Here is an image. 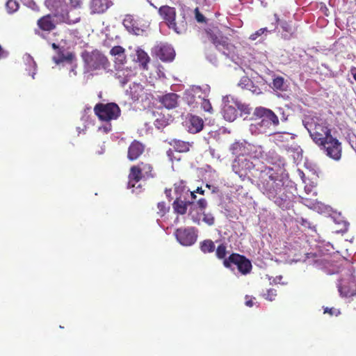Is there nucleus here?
Returning a JSON list of instances; mask_svg holds the SVG:
<instances>
[{
  "mask_svg": "<svg viewBox=\"0 0 356 356\" xmlns=\"http://www.w3.org/2000/svg\"><path fill=\"white\" fill-rule=\"evenodd\" d=\"M207 35L216 48L226 57H232L235 54V46L230 42L229 38L224 36L217 29H209L207 31Z\"/></svg>",
  "mask_w": 356,
  "mask_h": 356,
  "instance_id": "nucleus-4",
  "label": "nucleus"
},
{
  "mask_svg": "<svg viewBox=\"0 0 356 356\" xmlns=\"http://www.w3.org/2000/svg\"><path fill=\"white\" fill-rule=\"evenodd\" d=\"M56 17L57 13L45 15L38 19L37 26L41 31L50 33L56 28L57 22L54 20Z\"/></svg>",
  "mask_w": 356,
  "mask_h": 356,
  "instance_id": "nucleus-13",
  "label": "nucleus"
},
{
  "mask_svg": "<svg viewBox=\"0 0 356 356\" xmlns=\"http://www.w3.org/2000/svg\"><path fill=\"white\" fill-rule=\"evenodd\" d=\"M267 32L266 28H261L259 29L258 31H255L252 34L250 35V39L252 40H255L258 38V37L261 36L264 33Z\"/></svg>",
  "mask_w": 356,
  "mask_h": 356,
  "instance_id": "nucleus-42",
  "label": "nucleus"
},
{
  "mask_svg": "<svg viewBox=\"0 0 356 356\" xmlns=\"http://www.w3.org/2000/svg\"><path fill=\"white\" fill-rule=\"evenodd\" d=\"M157 208L159 211H157V214L160 217H163L165 214L168 211L169 207H167L166 203L165 202H160L157 204Z\"/></svg>",
  "mask_w": 356,
  "mask_h": 356,
  "instance_id": "nucleus-38",
  "label": "nucleus"
},
{
  "mask_svg": "<svg viewBox=\"0 0 356 356\" xmlns=\"http://www.w3.org/2000/svg\"><path fill=\"white\" fill-rule=\"evenodd\" d=\"M151 6H152L154 8H156V7L155 6H154L153 3H151Z\"/></svg>",
  "mask_w": 356,
  "mask_h": 356,
  "instance_id": "nucleus-60",
  "label": "nucleus"
},
{
  "mask_svg": "<svg viewBox=\"0 0 356 356\" xmlns=\"http://www.w3.org/2000/svg\"><path fill=\"white\" fill-rule=\"evenodd\" d=\"M169 144L174 147L175 151L185 153L190 150L193 143L178 139H172L169 142Z\"/></svg>",
  "mask_w": 356,
  "mask_h": 356,
  "instance_id": "nucleus-21",
  "label": "nucleus"
},
{
  "mask_svg": "<svg viewBox=\"0 0 356 356\" xmlns=\"http://www.w3.org/2000/svg\"><path fill=\"white\" fill-rule=\"evenodd\" d=\"M51 47L54 49H60L58 46L56 44V43H52L51 44Z\"/></svg>",
  "mask_w": 356,
  "mask_h": 356,
  "instance_id": "nucleus-55",
  "label": "nucleus"
},
{
  "mask_svg": "<svg viewBox=\"0 0 356 356\" xmlns=\"http://www.w3.org/2000/svg\"><path fill=\"white\" fill-rule=\"evenodd\" d=\"M203 221L208 225H213L214 224V217L210 213H203Z\"/></svg>",
  "mask_w": 356,
  "mask_h": 356,
  "instance_id": "nucleus-43",
  "label": "nucleus"
},
{
  "mask_svg": "<svg viewBox=\"0 0 356 356\" xmlns=\"http://www.w3.org/2000/svg\"><path fill=\"white\" fill-rule=\"evenodd\" d=\"M81 57L84 62L85 70L88 72L102 70H105L110 65V63L106 56L97 49L90 52L84 51Z\"/></svg>",
  "mask_w": 356,
  "mask_h": 356,
  "instance_id": "nucleus-3",
  "label": "nucleus"
},
{
  "mask_svg": "<svg viewBox=\"0 0 356 356\" xmlns=\"http://www.w3.org/2000/svg\"><path fill=\"white\" fill-rule=\"evenodd\" d=\"M6 8L8 13H13L16 12L19 8V4L16 0H8L6 3Z\"/></svg>",
  "mask_w": 356,
  "mask_h": 356,
  "instance_id": "nucleus-36",
  "label": "nucleus"
},
{
  "mask_svg": "<svg viewBox=\"0 0 356 356\" xmlns=\"http://www.w3.org/2000/svg\"><path fill=\"white\" fill-rule=\"evenodd\" d=\"M70 5L72 8H81L83 5V0H70Z\"/></svg>",
  "mask_w": 356,
  "mask_h": 356,
  "instance_id": "nucleus-44",
  "label": "nucleus"
},
{
  "mask_svg": "<svg viewBox=\"0 0 356 356\" xmlns=\"http://www.w3.org/2000/svg\"><path fill=\"white\" fill-rule=\"evenodd\" d=\"M58 54L59 55V59L56 60V63L64 61L71 63L75 58V55L72 52H67L66 54H65L63 51L59 49Z\"/></svg>",
  "mask_w": 356,
  "mask_h": 356,
  "instance_id": "nucleus-35",
  "label": "nucleus"
},
{
  "mask_svg": "<svg viewBox=\"0 0 356 356\" xmlns=\"http://www.w3.org/2000/svg\"><path fill=\"white\" fill-rule=\"evenodd\" d=\"M243 257V255L238 253H232L227 259L223 260V265L225 267L230 268L232 265L234 264L237 266V268H238Z\"/></svg>",
  "mask_w": 356,
  "mask_h": 356,
  "instance_id": "nucleus-25",
  "label": "nucleus"
},
{
  "mask_svg": "<svg viewBox=\"0 0 356 356\" xmlns=\"http://www.w3.org/2000/svg\"><path fill=\"white\" fill-rule=\"evenodd\" d=\"M94 113L99 120L110 122L117 120L121 115V110L115 103H98L94 107Z\"/></svg>",
  "mask_w": 356,
  "mask_h": 356,
  "instance_id": "nucleus-5",
  "label": "nucleus"
},
{
  "mask_svg": "<svg viewBox=\"0 0 356 356\" xmlns=\"http://www.w3.org/2000/svg\"><path fill=\"white\" fill-rule=\"evenodd\" d=\"M313 141L318 145L332 136L331 129L325 122L309 123L305 125Z\"/></svg>",
  "mask_w": 356,
  "mask_h": 356,
  "instance_id": "nucleus-6",
  "label": "nucleus"
},
{
  "mask_svg": "<svg viewBox=\"0 0 356 356\" xmlns=\"http://www.w3.org/2000/svg\"><path fill=\"white\" fill-rule=\"evenodd\" d=\"M128 179V186L129 188L135 187L136 184L140 180L145 179V177H143L140 168L138 165H133L130 168Z\"/></svg>",
  "mask_w": 356,
  "mask_h": 356,
  "instance_id": "nucleus-18",
  "label": "nucleus"
},
{
  "mask_svg": "<svg viewBox=\"0 0 356 356\" xmlns=\"http://www.w3.org/2000/svg\"><path fill=\"white\" fill-rule=\"evenodd\" d=\"M137 165L140 168L143 177H145V179H147L154 177V174L153 172V167L152 164L145 162H140Z\"/></svg>",
  "mask_w": 356,
  "mask_h": 356,
  "instance_id": "nucleus-29",
  "label": "nucleus"
},
{
  "mask_svg": "<svg viewBox=\"0 0 356 356\" xmlns=\"http://www.w3.org/2000/svg\"><path fill=\"white\" fill-rule=\"evenodd\" d=\"M200 104H201L202 108L204 111L209 112V113H212L213 108H212L211 102L209 99H207L204 98L201 99Z\"/></svg>",
  "mask_w": 356,
  "mask_h": 356,
  "instance_id": "nucleus-39",
  "label": "nucleus"
},
{
  "mask_svg": "<svg viewBox=\"0 0 356 356\" xmlns=\"http://www.w3.org/2000/svg\"><path fill=\"white\" fill-rule=\"evenodd\" d=\"M191 204H192V202H185L181 200L180 198H176L172 204V207L175 213L184 215L186 213L188 206Z\"/></svg>",
  "mask_w": 356,
  "mask_h": 356,
  "instance_id": "nucleus-26",
  "label": "nucleus"
},
{
  "mask_svg": "<svg viewBox=\"0 0 356 356\" xmlns=\"http://www.w3.org/2000/svg\"><path fill=\"white\" fill-rule=\"evenodd\" d=\"M186 124L190 133L197 134L202 130L204 121L202 118L197 115L188 114L186 118Z\"/></svg>",
  "mask_w": 356,
  "mask_h": 356,
  "instance_id": "nucleus-15",
  "label": "nucleus"
},
{
  "mask_svg": "<svg viewBox=\"0 0 356 356\" xmlns=\"http://www.w3.org/2000/svg\"><path fill=\"white\" fill-rule=\"evenodd\" d=\"M172 153V151L171 149H170V150H168V151L167 152V154H168V156H170V154H171Z\"/></svg>",
  "mask_w": 356,
  "mask_h": 356,
  "instance_id": "nucleus-56",
  "label": "nucleus"
},
{
  "mask_svg": "<svg viewBox=\"0 0 356 356\" xmlns=\"http://www.w3.org/2000/svg\"><path fill=\"white\" fill-rule=\"evenodd\" d=\"M153 116L154 118V124L159 129L165 127L172 121V116L168 113H165L162 108H158L153 111Z\"/></svg>",
  "mask_w": 356,
  "mask_h": 356,
  "instance_id": "nucleus-14",
  "label": "nucleus"
},
{
  "mask_svg": "<svg viewBox=\"0 0 356 356\" xmlns=\"http://www.w3.org/2000/svg\"><path fill=\"white\" fill-rule=\"evenodd\" d=\"M44 5L49 10L57 13L59 10H63L65 2V0H45Z\"/></svg>",
  "mask_w": 356,
  "mask_h": 356,
  "instance_id": "nucleus-27",
  "label": "nucleus"
},
{
  "mask_svg": "<svg viewBox=\"0 0 356 356\" xmlns=\"http://www.w3.org/2000/svg\"><path fill=\"white\" fill-rule=\"evenodd\" d=\"M111 55L115 56L116 62L123 65L127 62L125 49L121 46H115L110 50Z\"/></svg>",
  "mask_w": 356,
  "mask_h": 356,
  "instance_id": "nucleus-23",
  "label": "nucleus"
},
{
  "mask_svg": "<svg viewBox=\"0 0 356 356\" xmlns=\"http://www.w3.org/2000/svg\"><path fill=\"white\" fill-rule=\"evenodd\" d=\"M252 81L249 79L248 76H243L241 78V79L240 80V82L238 83V85L242 88H244V89H246L250 87V86H252Z\"/></svg>",
  "mask_w": 356,
  "mask_h": 356,
  "instance_id": "nucleus-40",
  "label": "nucleus"
},
{
  "mask_svg": "<svg viewBox=\"0 0 356 356\" xmlns=\"http://www.w3.org/2000/svg\"><path fill=\"white\" fill-rule=\"evenodd\" d=\"M245 305L248 306V307H252L253 306V301L252 300H247L245 302Z\"/></svg>",
  "mask_w": 356,
  "mask_h": 356,
  "instance_id": "nucleus-53",
  "label": "nucleus"
},
{
  "mask_svg": "<svg viewBox=\"0 0 356 356\" xmlns=\"http://www.w3.org/2000/svg\"><path fill=\"white\" fill-rule=\"evenodd\" d=\"M152 54L163 62H172L175 57V51L170 44L160 42L152 49Z\"/></svg>",
  "mask_w": 356,
  "mask_h": 356,
  "instance_id": "nucleus-8",
  "label": "nucleus"
},
{
  "mask_svg": "<svg viewBox=\"0 0 356 356\" xmlns=\"http://www.w3.org/2000/svg\"><path fill=\"white\" fill-rule=\"evenodd\" d=\"M341 294L345 297H352L356 295V282L352 280L348 282V285H341L339 287Z\"/></svg>",
  "mask_w": 356,
  "mask_h": 356,
  "instance_id": "nucleus-24",
  "label": "nucleus"
},
{
  "mask_svg": "<svg viewBox=\"0 0 356 356\" xmlns=\"http://www.w3.org/2000/svg\"><path fill=\"white\" fill-rule=\"evenodd\" d=\"M271 88L275 91H285L286 86L284 79L281 76H274Z\"/></svg>",
  "mask_w": 356,
  "mask_h": 356,
  "instance_id": "nucleus-30",
  "label": "nucleus"
},
{
  "mask_svg": "<svg viewBox=\"0 0 356 356\" xmlns=\"http://www.w3.org/2000/svg\"><path fill=\"white\" fill-rule=\"evenodd\" d=\"M274 17H275V24H278L280 22V19L278 15L276 13L274 14Z\"/></svg>",
  "mask_w": 356,
  "mask_h": 356,
  "instance_id": "nucleus-52",
  "label": "nucleus"
},
{
  "mask_svg": "<svg viewBox=\"0 0 356 356\" xmlns=\"http://www.w3.org/2000/svg\"><path fill=\"white\" fill-rule=\"evenodd\" d=\"M200 250L204 253H211L215 250V244L214 243L210 240L207 239L204 240L200 243Z\"/></svg>",
  "mask_w": 356,
  "mask_h": 356,
  "instance_id": "nucleus-34",
  "label": "nucleus"
},
{
  "mask_svg": "<svg viewBox=\"0 0 356 356\" xmlns=\"http://www.w3.org/2000/svg\"><path fill=\"white\" fill-rule=\"evenodd\" d=\"M294 195L287 186H282L280 192H277L275 197H270L276 205L282 209H289L292 204Z\"/></svg>",
  "mask_w": 356,
  "mask_h": 356,
  "instance_id": "nucleus-9",
  "label": "nucleus"
},
{
  "mask_svg": "<svg viewBox=\"0 0 356 356\" xmlns=\"http://www.w3.org/2000/svg\"><path fill=\"white\" fill-rule=\"evenodd\" d=\"M263 296L270 301H273L275 300V297L277 296V291L274 289H268L266 293L263 295Z\"/></svg>",
  "mask_w": 356,
  "mask_h": 356,
  "instance_id": "nucleus-41",
  "label": "nucleus"
},
{
  "mask_svg": "<svg viewBox=\"0 0 356 356\" xmlns=\"http://www.w3.org/2000/svg\"><path fill=\"white\" fill-rule=\"evenodd\" d=\"M136 61L139 63L140 67L143 70H148V64L150 62V58L148 54L141 48H138L136 51Z\"/></svg>",
  "mask_w": 356,
  "mask_h": 356,
  "instance_id": "nucleus-22",
  "label": "nucleus"
},
{
  "mask_svg": "<svg viewBox=\"0 0 356 356\" xmlns=\"http://www.w3.org/2000/svg\"><path fill=\"white\" fill-rule=\"evenodd\" d=\"M158 13L169 29H172L177 33H181L186 30L187 22L184 15H182L181 19L176 22L177 13L175 8L168 5L162 6L159 8Z\"/></svg>",
  "mask_w": 356,
  "mask_h": 356,
  "instance_id": "nucleus-2",
  "label": "nucleus"
},
{
  "mask_svg": "<svg viewBox=\"0 0 356 356\" xmlns=\"http://www.w3.org/2000/svg\"><path fill=\"white\" fill-rule=\"evenodd\" d=\"M247 90L251 91L254 95H259L262 93L261 88L259 86H255L253 83H252V86L247 88Z\"/></svg>",
  "mask_w": 356,
  "mask_h": 356,
  "instance_id": "nucleus-45",
  "label": "nucleus"
},
{
  "mask_svg": "<svg viewBox=\"0 0 356 356\" xmlns=\"http://www.w3.org/2000/svg\"><path fill=\"white\" fill-rule=\"evenodd\" d=\"M195 19L198 22H205L204 16L199 11L198 8H195Z\"/></svg>",
  "mask_w": 356,
  "mask_h": 356,
  "instance_id": "nucleus-46",
  "label": "nucleus"
},
{
  "mask_svg": "<svg viewBox=\"0 0 356 356\" xmlns=\"http://www.w3.org/2000/svg\"><path fill=\"white\" fill-rule=\"evenodd\" d=\"M8 55V53L4 51L2 47L0 45V58H5Z\"/></svg>",
  "mask_w": 356,
  "mask_h": 356,
  "instance_id": "nucleus-50",
  "label": "nucleus"
},
{
  "mask_svg": "<svg viewBox=\"0 0 356 356\" xmlns=\"http://www.w3.org/2000/svg\"><path fill=\"white\" fill-rule=\"evenodd\" d=\"M252 267L250 261L243 256L238 270L241 274L247 275L251 271Z\"/></svg>",
  "mask_w": 356,
  "mask_h": 356,
  "instance_id": "nucleus-33",
  "label": "nucleus"
},
{
  "mask_svg": "<svg viewBox=\"0 0 356 356\" xmlns=\"http://www.w3.org/2000/svg\"><path fill=\"white\" fill-rule=\"evenodd\" d=\"M230 151L236 156H243L246 153L245 147L243 143L236 142L230 147Z\"/></svg>",
  "mask_w": 356,
  "mask_h": 356,
  "instance_id": "nucleus-32",
  "label": "nucleus"
},
{
  "mask_svg": "<svg viewBox=\"0 0 356 356\" xmlns=\"http://www.w3.org/2000/svg\"><path fill=\"white\" fill-rule=\"evenodd\" d=\"M226 254H227L226 245L225 244L219 245L217 247L216 251V257L220 259H226L225 258Z\"/></svg>",
  "mask_w": 356,
  "mask_h": 356,
  "instance_id": "nucleus-37",
  "label": "nucleus"
},
{
  "mask_svg": "<svg viewBox=\"0 0 356 356\" xmlns=\"http://www.w3.org/2000/svg\"><path fill=\"white\" fill-rule=\"evenodd\" d=\"M179 96L174 92L167 93L159 96V102L165 108L170 110L176 108L178 106Z\"/></svg>",
  "mask_w": 356,
  "mask_h": 356,
  "instance_id": "nucleus-16",
  "label": "nucleus"
},
{
  "mask_svg": "<svg viewBox=\"0 0 356 356\" xmlns=\"http://www.w3.org/2000/svg\"><path fill=\"white\" fill-rule=\"evenodd\" d=\"M318 146L321 147L326 155L334 160H339L341 156V144L338 139L332 136L328 137L326 141Z\"/></svg>",
  "mask_w": 356,
  "mask_h": 356,
  "instance_id": "nucleus-7",
  "label": "nucleus"
},
{
  "mask_svg": "<svg viewBox=\"0 0 356 356\" xmlns=\"http://www.w3.org/2000/svg\"><path fill=\"white\" fill-rule=\"evenodd\" d=\"M222 113L224 119L229 122L234 121L238 116V110L235 106L227 103L224 104Z\"/></svg>",
  "mask_w": 356,
  "mask_h": 356,
  "instance_id": "nucleus-20",
  "label": "nucleus"
},
{
  "mask_svg": "<svg viewBox=\"0 0 356 356\" xmlns=\"http://www.w3.org/2000/svg\"><path fill=\"white\" fill-rule=\"evenodd\" d=\"M123 25L130 33L136 35H142L145 32L146 26L142 24L140 19H136L132 15H125Z\"/></svg>",
  "mask_w": 356,
  "mask_h": 356,
  "instance_id": "nucleus-10",
  "label": "nucleus"
},
{
  "mask_svg": "<svg viewBox=\"0 0 356 356\" xmlns=\"http://www.w3.org/2000/svg\"><path fill=\"white\" fill-rule=\"evenodd\" d=\"M197 205L200 209H204L207 206V202L205 199L201 198L197 201Z\"/></svg>",
  "mask_w": 356,
  "mask_h": 356,
  "instance_id": "nucleus-48",
  "label": "nucleus"
},
{
  "mask_svg": "<svg viewBox=\"0 0 356 356\" xmlns=\"http://www.w3.org/2000/svg\"><path fill=\"white\" fill-rule=\"evenodd\" d=\"M197 193L204 195V190L202 189V187H197L196 190L195 191Z\"/></svg>",
  "mask_w": 356,
  "mask_h": 356,
  "instance_id": "nucleus-51",
  "label": "nucleus"
},
{
  "mask_svg": "<svg viewBox=\"0 0 356 356\" xmlns=\"http://www.w3.org/2000/svg\"><path fill=\"white\" fill-rule=\"evenodd\" d=\"M110 6L108 0H91L90 2V10L92 15L101 14L104 13Z\"/></svg>",
  "mask_w": 356,
  "mask_h": 356,
  "instance_id": "nucleus-19",
  "label": "nucleus"
},
{
  "mask_svg": "<svg viewBox=\"0 0 356 356\" xmlns=\"http://www.w3.org/2000/svg\"><path fill=\"white\" fill-rule=\"evenodd\" d=\"M353 78L356 81V72L355 73H353Z\"/></svg>",
  "mask_w": 356,
  "mask_h": 356,
  "instance_id": "nucleus-57",
  "label": "nucleus"
},
{
  "mask_svg": "<svg viewBox=\"0 0 356 356\" xmlns=\"http://www.w3.org/2000/svg\"><path fill=\"white\" fill-rule=\"evenodd\" d=\"M175 234L177 240L185 246L192 245L197 241V235L192 227L177 229Z\"/></svg>",
  "mask_w": 356,
  "mask_h": 356,
  "instance_id": "nucleus-11",
  "label": "nucleus"
},
{
  "mask_svg": "<svg viewBox=\"0 0 356 356\" xmlns=\"http://www.w3.org/2000/svg\"><path fill=\"white\" fill-rule=\"evenodd\" d=\"M145 146L140 142L134 140L129 145L127 158L129 161H135L144 152Z\"/></svg>",
  "mask_w": 356,
  "mask_h": 356,
  "instance_id": "nucleus-17",
  "label": "nucleus"
},
{
  "mask_svg": "<svg viewBox=\"0 0 356 356\" xmlns=\"http://www.w3.org/2000/svg\"><path fill=\"white\" fill-rule=\"evenodd\" d=\"M324 313H328L330 315L333 316H338L340 314V312L337 309H335L334 308H325Z\"/></svg>",
  "mask_w": 356,
  "mask_h": 356,
  "instance_id": "nucleus-47",
  "label": "nucleus"
},
{
  "mask_svg": "<svg viewBox=\"0 0 356 356\" xmlns=\"http://www.w3.org/2000/svg\"><path fill=\"white\" fill-rule=\"evenodd\" d=\"M195 193H196V192H195V191L191 192V196L193 200H195L196 199Z\"/></svg>",
  "mask_w": 356,
  "mask_h": 356,
  "instance_id": "nucleus-54",
  "label": "nucleus"
},
{
  "mask_svg": "<svg viewBox=\"0 0 356 356\" xmlns=\"http://www.w3.org/2000/svg\"><path fill=\"white\" fill-rule=\"evenodd\" d=\"M207 188L211 190L212 193H217L219 191L218 187L213 186L209 184H207L205 186Z\"/></svg>",
  "mask_w": 356,
  "mask_h": 356,
  "instance_id": "nucleus-49",
  "label": "nucleus"
},
{
  "mask_svg": "<svg viewBox=\"0 0 356 356\" xmlns=\"http://www.w3.org/2000/svg\"><path fill=\"white\" fill-rule=\"evenodd\" d=\"M281 27L282 29V35L285 40H290L293 37L295 29L289 22L286 21L282 22Z\"/></svg>",
  "mask_w": 356,
  "mask_h": 356,
  "instance_id": "nucleus-28",
  "label": "nucleus"
},
{
  "mask_svg": "<svg viewBox=\"0 0 356 356\" xmlns=\"http://www.w3.org/2000/svg\"><path fill=\"white\" fill-rule=\"evenodd\" d=\"M256 113L261 118L259 122L261 126L268 127L270 125L277 126L279 124V119L275 113L266 108L260 107L256 109Z\"/></svg>",
  "mask_w": 356,
  "mask_h": 356,
  "instance_id": "nucleus-12",
  "label": "nucleus"
},
{
  "mask_svg": "<svg viewBox=\"0 0 356 356\" xmlns=\"http://www.w3.org/2000/svg\"><path fill=\"white\" fill-rule=\"evenodd\" d=\"M60 22L65 23L67 24H74L80 22L81 17L79 13L76 15L75 17H72L70 14V11L60 15Z\"/></svg>",
  "mask_w": 356,
  "mask_h": 356,
  "instance_id": "nucleus-31",
  "label": "nucleus"
},
{
  "mask_svg": "<svg viewBox=\"0 0 356 356\" xmlns=\"http://www.w3.org/2000/svg\"><path fill=\"white\" fill-rule=\"evenodd\" d=\"M35 72H33V74L31 75L33 79H34V75H35Z\"/></svg>",
  "mask_w": 356,
  "mask_h": 356,
  "instance_id": "nucleus-59",
  "label": "nucleus"
},
{
  "mask_svg": "<svg viewBox=\"0 0 356 356\" xmlns=\"http://www.w3.org/2000/svg\"><path fill=\"white\" fill-rule=\"evenodd\" d=\"M284 182L280 179L279 175L272 168H266L261 171L259 177L258 186L261 191L268 199L275 197L277 192H280Z\"/></svg>",
  "mask_w": 356,
  "mask_h": 356,
  "instance_id": "nucleus-1",
  "label": "nucleus"
},
{
  "mask_svg": "<svg viewBox=\"0 0 356 356\" xmlns=\"http://www.w3.org/2000/svg\"><path fill=\"white\" fill-rule=\"evenodd\" d=\"M32 63H33V66H34V67H35V65H36L35 63L33 60H32Z\"/></svg>",
  "mask_w": 356,
  "mask_h": 356,
  "instance_id": "nucleus-58",
  "label": "nucleus"
}]
</instances>
